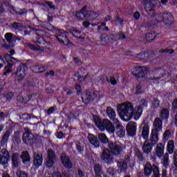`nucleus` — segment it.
<instances>
[{
	"instance_id": "obj_1",
	"label": "nucleus",
	"mask_w": 177,
	"mask_h": 177,
	"mask_svg": "<svg viewBox=\"0 0 177 177\" xmlns=\"http://www.w3.org/2000/svg\"><path fill=\"white\" fill-rule=\"evenodd\" d=\"M117 110L121 120L125 122L130 121L132 117L136 121H138L143 111L140 106H136L133 109V104L129 102L118 104Z\"/></svg>"
},
{
	"instance_id": "obj_2",
	"label": "nucleus",
	"mask_w": 177,
	"mask_h": 177,
	"mask_svg": "<svg viewBox=\"0 0 177 177\" xmlns=\"http://www.w3.org/2000/svg\"><path fill=\"white\" fill-rule=\"evenodd\" d=\"M93 122L100 131L106 130L109 133H114L115 132V127L109 119H104L102 121L99 117L93 116Z\"/></svg>"
},
{
	"instance_id": "obj_3",
	"label": "nucleus",
	"mask_w": 177,
	"mask_h": 177,
	"mask_svg": "<svg viewBox=\"0 0 177 177\" xmlns=\"http://www.w3.org/2000/svg\"><path fill=\"white\" fill-rule=\"evenodd\" d=\"M109 147L111 151L109 150V149H106L104 150L101 156L102 160L103 161H105L106 162H109V161L111 160V154H115V156H118V154H120L121 151V147L113 142L109 143Z\"/></svg>"
},
{
	"instance_id": "obj_4",
	"label": "nucleus",
	"mask_w": 177,
	"mask_h": 177,
	"mask_svg": "<svg viewBox=\"0 0 177 177\" xmlns=\"http://www.w3.org/2000/svg\"><path fill=\"white\" fill-rule=\"evenodd\" d=\"M162 130V120L156 118L153 121V129L151 133V142L152 145H157L158 142V132Z\"/></svg>"
},
{
	"instance_id": "obj_5",
	"label": "nucleus",
	"mask_w": 177,
	"mask_h": 177,
	"mask_svg": "<svg viewBox=\"0 0 177 177\" xmlns=\"http://www.w3.org/2000/svg\"><path fill=\"white\" fill-rule=\"evenodd\" d=\"M36 34L37 40L35 41V44H37L38 46H41L43 49H45V48H46L45 45H48V43L44 39V38L46 37V32L44 30H39L37 31Z\"/></svg>"
},
{
	"instance_id": "obj_6",
	"label": "nucleus",
	"mask_w": 177,
	"mask_h": 177,
	"mask_svg": "<svg viewBox=\"0 0 177 177\" xmlns=\"http://www.w3.org/2000/svg\"><path fill=\"white\" fill-rule=\"evenodd\" d=\"M131 73L137 78H143L147 75V68L145 66H137L131 69Z\"/></svg>"
},
{
	"instance_id": "obj_7",
	"label": "nucleus",
	"mask_w": 177,
	"mask_h": 177,
	"mask_svg": "<svg viewBox=\"0 0 177 177\" xmlns=\"http://www.w3.org/2000/svg\"><path fill=\"white\" fill-rule=\"evenodd\" d=\"M96 98V94H95V91L93 90H88L86 91L82 95V100L84 103V104H88L90 102H92L93 99Z\"/></svg>"
},
{
	"instance_id": "obj_8",
	"label": "nucleus",
	"mask_w": 177,
	"mask_h": 177,
	"mask_svg": "<svg viewBox=\"0 0 177 177\" xmlns=\"http://www.w3.org/2000/svg\"><path fill=\"white\" fill-rule=\"evenodd\" d=\"M55 38L61 45L68 44V39L67 38V32L64 30H59L55 35Z\"/></svg>"
},
{
	"instance_id": "obj_9",
	"label": "nucleus",
	"mask_w": 177,
	"mask_h": 177,
	"mask_svg": "<svg viewBox=\"0 0 177 177\" xmlns=\"http://www.w3.org/2000/svg\"><path fill=\"white\" fill-rule=\"evenodd\" d=\"M26 72H27V67L26 66H22L18 67L16 73H12V76L17 77L18 82H21V81H23V80H24Z\"/></svg>"
},
{
	"instance_id": "obj_10",
	"label": "nucleus",
	"mask_w": 177,
	"mask_h": 177,
	"mask_svg": "<svg viewBox=\"0 0 177 177\" xmlns=\"http://www.w3.org/2000/svg\"><path fill=\"white\" fill-rule=\"evenodd\" d=\"M56 161V155L55 152L51 149L48 151V160L46 163V167L48 168H52L53 165H55V162Z\"/></svg>"
},
{
	"instance_id": "obj_11",
	"label": "nucleus",
	"mask_w": 177,
	"mask_h": 177,
	"mask_svg": "<svg viewBox=\"0 0 177 177\" xmlns=\"http://www.w3.org/2000/svg\"><path fill=\"white\" fill-rule=\"evenodd\" d=\"M44 162V158H42V153L40 152H35L33 154V164L35 167L37 168L42 165Z\"/></svg>"
},
{
	"instance_id": "obj_12",
	"label": "nucleus",
	"mask_w": 177,
	"mask_h": 177,
	"mask_svg": "<svg viewBox=\"0 0 177 177\" xmlns=\"http://www.w3.org/2000/svg\"><path fill=\"white\" fill-rule=\"evenodd\" d=\"M136 123L135 122H129L127 125V131L128 135L130 136H135L136 135Z\"/></svg>"
},
{
	"instance_id": "obj_13",
	"label": "nucleus",
	"mask_w": 177,
	"mask_h": 177,
	"mask_svg": "<svg viewBox=\"0 0 177 177\" xmlns=\"http://www.w3.org/2000/svg\"><path fill=\"white\" fill-rule=\"evenodd\" d=\"M106 114L109 118L113 121V124H116L117 122H120L119 120L115 118V117H117V115L115 114V111H114V109L111 108V106H108L106 108Z\"/></svg>"
},
{
	"instance_id": "obj_14",
	"label": "nucleus",
	"mask_w": 177,
	"mask_h": 177,
	"mask_svg": "<svg viewBox=\"0 0 177 177\" xmlns=\"http://www.w3.org/2000/svg\"><path fill=\"white\" fill-rule=\"evenodd\" d=\"M61 161L66 168H71L73 167V163L70 160V158L67 156L65 153H62L61 156Z\"/></svg>"
},
{
	"instance_id": "obj_15",
	"label": "nucleus",
	"mask_w": 177,
	"mask_h": 177,
	"mask_svg": "<svg viewBox=\"0 0 177 177\" xmlns=\"http://www.w3.org/2000/svg\"><path fill=\"white\" fill-rule=\"evenodd\" d=\"M141 128H142V136L143 139H145V140H147V139H149V124H147L146 122H144L141 124Z\"/></svg>"
},
{
	"instance_id": "obj_16",
	"label": "nucleus",
	"mask_w": 177,
	"mask_h": 177,
	"mask_svg": "<svg viewBox=\"0 0 177 177\" xmlns=\"http://www.w3.org/2000/svg\"><path fill=\"white\" fill-rule=\"evenodd\" d=\"M85 9H86V7H84L81 12H76L75 16L78 20H85L89 17L88 14H86L88 13V11H86Z\"/></svg>"
},
{
	"instance_id": "obj_17",
	"label": "nucleus",
	"mask_w": 177,
	"mask_h": 177,
	"mask_svg": "<svg viewBox=\"0 0 177 177\" xmlns=\"http://www.w3.org/2000/svg\"><path fill=\"white\" fill-rule=\"evenodd\" d=\"M115 125L116 127V133L118 136H119V138H122L124 135H125V128L121 125L120 122L115 123Z\"/></svg>"
},
{
	"instance_id": "obj_18",
	"label": "nucleus",
	"mask_w": 177,
	"mask_h": 177,
	"mask_svg": "<svg viewBox=\"0 0 177 177\" xmlns=\"http://www.w3.org/2000/svg\"><path fill=\"white\" fill-rule=\"evenodd\" d=\"M88 139L91 145L94 147L97 148L100 146V142L97 140V137L93 136V134H88Z\"/></svg>"
},
{
	"instance_id": "obj_19",
	"label": "nucleus",
	"mask_w": 177,
	"mask_h": 177,
	"mask_svg": "<svg viewBox=\"0 0 177 177\" xmlns=\"http://www.w3.org/2000/svg\"><path fill=\"white\" fill-rule=\"evenodd\" d=\"M34 138V135L31 133L26 132L24 133L22 139L23 142L26 143V145H31V141Z\"/></svg>"
},
{
	"instance_id": "obj_20",
	"label": "nucleus",
	"mask_w": 177,
	"mask_h": 177,
	"mask_svg": "<svg viewBox=\"0 0 177 177\" xmlns=\"http://www.w3.org/2000/svg\"><path fill=\"white\" fill-rule=\"evenodd\" d=\"M4 57L6 60L8 66H10V67H13V66H15V64H16V63H17L19 62V61H17L16 59L10 57V55H9V54H5Z\"/></svg>"
},
{
	"instance_id": "obj_21",
	"label": "nucleus",
	"mask_w": 177,
	"mask_h": 177,
	"mask_svg": "<svg viewBox=\"0 0 177 177\" xmlns=\"http://www.w3.org/2000/svg\"><path fill=\"white\" fill-rule=\"evenodd\" d=\"M164 149L165 146L162 143H159L156 145V154L159 157H162L164 156Z\"/></svg>"
},
{
	"instance_id": "obj_22",
	"label": "nucleus",
	"mask_w": 177,
	"mask_h": 177,
	"mask_svg": "<svg viewBox=\"0 0 177 177\" xmlns=\"http://www.w3.org/2000/svg\"><path fill=\"white\" fill-rule=\"evenodd\" d=\"M145 10L149 13V15L154 14V10H153V3H151V1H145Z\"/></svg>"
},
{
	"instance_id": "obj_23",
	"label": "nucleus",
	"mask_w": 177,
	"mask_h": 177,
	"mask_svg": "<svg viewBox=\"0 0 177 177\" xmlns=\"http://www.w3.org/2000/svg\"><path fill=\"white\" fill-rule=\"evenodd\" d=\"M151 146H154V145H153V142H151V145H149V141L146 140L142 147V150L144 153H146L147 154H149V153H151Z\"/></svg>"
},
{
	"instance_id": "obj_24",
	"label": "nucleus",
	"mask_w": 177,
	"mask_h": 177,
	"mask_svg": "<svg viewBox=\"0 0 177 177\" xmlns=\"http://www.w3.org/2000/svg\"><path fill=\"white\" fill-rule=\"evenodd\" d=\"M111 39H113V37L109 35H102L101 36V43L102 45L111 42Z\"/></svg>"
},
{
	"instance_id": "obj_25",
	"label": "nucleus",
	"mask_w": 177,
	"mask_h": 177,
	"mask_svg": "<svg viewBox=\"0 0 177 177\" xmlns=\"http://www.w3.org/2000/svg\"><path fill=\"white\" fill-rule=\"evenodd\" d=\"M160 117L162 120H168L169 117V110L168 109H163L160 113Z\"/></svg>"
},
{
	"instance_id": "obj_26",
	"label": "nucleus",
	"mask_w": 177,
	"mask_h": 177,
	"mask_svg": "<svg viewBox=\"0 0 177 177\" xmlns=\"http://www.w3.org/2000/svg\"><path fill=\"white\" fill-rule=\"evenodd\" d=\"M151 169H153L154 171V169L153 168V166H151V164H150L149 162H147L145 164V175H146V176H149V175L151 174Z\"/></svg>"
},
{
	"instance_id": "obj_27",
	"label": "nucleus",
	"mask_w": 177,
	"mask_h": 177,
	"mask_svg": "<svg viewBox=\"0 0 177 177\" xmlns=\"http://www.w3.org/2000/svg\"><path fill=\"white\" fill-rule=\"evenodd\" d=\"M162 17H163V21H165L166 24H168L169 21H172L173 17L171 13L164 12Z\"/></svg>"
},
{
	"instance_id": "obj_28",
	"label": "nucleus",
	"mask_w": 177,
	"mask_h": 177,
	"mask_svg": "<svg viewBox=\"0 0 177 177\" xmlns=\"http://www.w3.org/2000/svg\"><path fill=\"white\" fill-rule=\"evenodd\" d=\"M19 153H13L12 155V165L14 168H17V167H19Z\"/></svg>"
},
{
	"instance_id": "obj_29",
	"label": "nucleus",
	"mask_w": 177,
	"mask_h": 177,
	"mask_svg": "<svg viewBox=\"0 0 177 177\" xmlns=\"http://www.w3.org/2000/svg\"><path fill=\"white\" fill-rule=\"evenodd\" d=\"M167 150L170 154H172V153H174V150H175V142L174 141H168Z\"/></svg>"
},
{
	"instance_id": "obj_30",
	"label": "nucleus",
	"mask_w": 177,
	"mask_h": 177,
	"mask_svg": "<svg viewBox=\"0 0 177 177\" xmlns=\"http://www.w3.org/2000/svg\"><path fill=\"white\" fill-rule=\"evenodd\" d=\"M86 15L88 16V20H93V19H96L99 16V14L92 11H87Z\"/></svg>"
},
{
	"instance_id": "obj_31",
	"label": "nucleus",
	"mask_w": 177,
	"mask_h": 177,
	"mask_svg": "<svg viewBox=\"0 0 177 177\" xmlns=\"http://www.w3.org/2000/svg\"><path fill=\"white\" fill-rule=\"evenodd\" d=\"M98 138L100 140V142H102V143H107V142H109V138H107L106 134L103 133H100L98 135Z\"/></svg>"
},
{
	"instance_id": "obj_32",
	"label": "nucleus",
	"mask_w": 177,
	"mask_h": 177,
	"mask_svg": "<svg viewBox=\"0 0 177 177\" xmlns=\"http://www.w3.org/2000/svg\"><path fill=\"white\" fill-rule=\"evenodd\" d=\"M46 70V68L44 66H36L33 67V71L35 73H44Z\"/></svg>"
},
{
	"instance_id": "obj_33",
	"label": "nucleus",
	"mask_w": 177,
	"mask_h": 177,
	"mask_svg": "<svg viewBox=\"0 0 177 177\" xmlns=\"http://www.w3.org/2000/svg\"><path fill=\"white\" fill-rule=\"evenodd\" d=\"M21 157L23 160V162H29L30 154H28L27 152H23Z\"/></svg>"
},
{
	"instance_id": "obj_34",
	"label": "nucleus",
	"mask_w": 177,
	"mask_h": 177,
	"mask_svg": "<svg viewBox=\"0 0 177 177\" xmlns=\"http://www.w3.org/2000/svg\"><path fill=\"white\" fill-rule=\"evenodd\" d=\"M5 38L7 41V42H8V44H10V46H13V44H12V39H13V35H12V33L10 32H8L5 35Z\"/></svg>"
},
{
	"instance_id": "obj_35",
	"label": "nucleus",
	"mask_w": 177,
	"mask_h": 177,
	"mask_svg": "<svg viewBox=\"0 0 177 177\" xmlns=\"http://www.w3.org/2000/svg\"><path fill=\"white\" fill-rule=\"evenodd\" d=\"M169 155H168V153H165L163 156V162H162L164 167H167V165H169Z\"/></svg>"
},
{
	"instance_id": "obj_36",
	"label": "nucleus",
	"mask_w": 177,
	"mask_h": 177,
	"mask_svg": "<svg viewBox=\"0 0 177 177\" xmlns=\"http://www.w3.org/2000/svg\"><path fill=\"white\" fill-rule=\"evenodd\" d=\"M21 31H24L25 35H27V34H30L31 31V27L30 26H22L21 28H20Z\"/></svg>"
},
{
	"instance_id": "obj_37",
	"label": "nucleus",
	"mask_w": 177,
	"mask_h": 177,
	"mask_svg": "<svg viewBox=\"0 0 177 177\" xmlns=\"http://www.w3.org/2000/svg\"><path fill=\"white\" fill-rule=\"evenodd\" d=\"M160 107V101H158L157 99H154L151 102V108L152 109H158Z\"/></svg>"
},
{
	"instance_id": "obj_38",
	"label": "nucleus",
	"mask_w": 177,
	"mask_h": 177,
	"mask_svg": "<svg viewBox=\"0 0 177 177\" xmlns=\"http://www.w3.org/2000/svg\"><path fill=\"white\" fill-rule=\"evenodd\" d=\"M127 162H120L119 163V169L120 172H125V169H127Z\"/></svg>"
},
{
	"instance_id": "obj_39",
	"label": "nucleus",
	"mask_w": 177,
	"mask_h": 177,
	"mask_svg": "<svg viewBox=\"0 0 177 177\" xmlns=\"http://www.w3.org/2000/svg\"><path fill=\"white\" fill-rule=\"evenodd\" d=\"M71 32L73 35H74V37H77V38H80L81 37V35H80L81 34V31L78 30V29L75 28H72Z\"/></svg>"
},
{
	"instance_id": "obj_40",
	"label": "nucleus",
	"mask_w": 177,
	"mask_h": 177,
	"mask_svg": "<svg viewBox=\"0 0 177 177\" xmlns=\"http://www.w3.org/2000/svg\"><path fill=\"white\" fill-rule=\"evenodd\" d=\"M94 171L95 172L96 176L100 175V173L102 172V167L99 165H95Z\"/></svg>"
},
{
	"instance_id": "obj_41",
	"label": "nucleus",
	"mask_w": 177,
	"mask_h": 177,
	"mask_svg": "<svg viewBox=\"0 0 177 177\" xmlns=\"http://www.w3.org/2000/svg\"><path fill=\"white\" fill-rule=\"evenodd\" d=\"M153 175L152 177H160V171L158 170V167L156 165H153Z\"/></svg>"
},
{
	"instance_id": "obj_42",
	"label": "nucleus",
	"mask_w": 177,
	"mask_h": 177,
	"mask_svg": "<svg viewBox=\"0 0 177 177\" xmlns=\"http://www.w3.org/2000/svg\"><path fill=\"white\" fill-rule=\"evenodd\" d=\"M9 160H10V158L0 156V164H2V165H5V164H8V162L9 161Z\"/></svg>"
},
{
	"instance_id": "obj_43",
	"label": "nucleus",
	"mask_w": 177,
	"mask_h": 177,
	"mask_svg": "<svg viewBox=\"0 0 177 177\" xmlns=\"http://www.w3.org/2000/svg\"><path fill=\"white\" fill-rule=\"evenodd\" d=\"M169 138H171V130L167 129L163 134V139H165V140H168Z\"/></svg>"
},
{
	"instance_id": "obj_44",
	"label": "nucleus",
	"mask_w": 177,
	"mask_h": 177,
	"mask_svg": "<svg viewBox=\"0 0 177 177\" xmlns=\"http://www.w3.org/2000/svg\"><path fill=\"white\" fill-rule=\"evenodd\" d=\"M1 154L0 156H1L2 157H6V158H10V155H9V151H8V150L3 149L1 150Z\"/></svg>"
},
{
	"instance_id": "obj_45",
	"label": "nucleus",
	"mask_w": 177,
	"mask_h": 177,
	"mask_svg": "<svg viewBox=\"0 0 177 177\" xmlns=\"http://www.w3.org/2000/svg\"><path fill=\"white\" fill-rule=\"evenodd\" d=\"M16 175L17 177H28L26 172L21 171V170L17 171Z\"/></svg>"
},
{
	"instance_id": "obj_46",
	"label": "nucleus",
	"mask_w": 177,
	"mask_h": 177,
	"mask_svg": "<svg viewBox=\"0 0 177 177\" xmlns=\"http://www.w3.org/2000/svg\"><path fill=\"white\" fill-rule=\"evenodd\" d=\"M156 35H153L152 33H147L145 36V38L147 39V41H153V39H154Z\"/></svg>"
},
{
	"instance_id": "obj_47",
	"label": "nucleus",
	"mask_w": 177,
	"mask_h": 177,
	"mask_svg": "<svg viewBox=\"0 0 177 177\" xmlns=\"http://www.w3.org/2000/svg\"><path fill=\"white\" fill-rule=\"evenodd\" d=\"M138 107H140L141 109L147 107V101L146 100H141L140 101V106Z\"/></svg>"
},
{
	"instance_id": "obj_48",
	"label": "nucleus",
	"mask_w": 177,
	"mask_h": 177,
	"mask_svg": "<svg viewBox=\"0 0 177 177\" xmlns=\"http://www.w3.org/2000/svg\"><path fill=\"white\" fill-rule=\"evenodd\" d=\"M31 100V95H28L27 97H21V100L20 102H22V103H27V102H30Z\"/></svg>"
},
{
	"instance_id": "obj_49",
	"label": "nucleus",
	"mask_w": 177,
	"mask_h": 177,
	"mask_svg": "<svg viewBox=\"0 0 177 177\" xmlns=\"http://www.w3.org/2000/svg\"><path fill=\"white\" fill-rule=\"evenodd\" d=\"M9 73H12V67L10 66L5 67V72L3 73V75H6V74H9Z\"/></svg>"
},
{
	"instance_id": "obj_50",
	"label": "nucleus",
	"mask_w": 177,
	"mask_h": 177,
	"mask_svg": "<svg viewBox=\"0 0 177 177\" xmlns=\"http://www.w3.org/2000/svg\"><path fill=\"white\" fill-rule=\"evenodd\" d=\"M172 109L174 111H177V98L175 99L173 102V104H172Z\"/></svg>"
},
{
	"instance_id": "obj_51",
	"label": "nucleus",
	"mask_w": 177,
	"mask_h": 177,
	"mask_svg": "<svg viewBox=\"0 0 177 177\" xmlns=\"http://www.w3.org/2000/svg\"><path fill=\"white\" fill-rule=\"evenodd\" d=\"M75 89L79 95L81 93V92H82V88H81V86L79 84L75 85Z\"/></svg>"
},
{
	"instance_id": "obj_52",
	"label": "nucleus",
	"mask_w": 177,
	"mask_h": 177,
	"mask_svg": "<svg viewBox=\"0 0 177 177\" xmlns=\"http://www.w3.org/2000/svg\"><path fill=\"white\" fill-rule=\"evenodd\" d=\"M53 177H66L65 175H61L60 173L57 172V171H54L53 173Z\"/></svg>"
},
{
	"instance_id": "obj_53",
	"label": "nucleus",
	"mask_w": 177,
	"mask_h": 177,
	"mask_svg": "<svg viewBox=\"0 0 177 177\" xmlns=\"http://www.w3.org/2000/svg\"><path fill=\"white\" fill-rule=\"evenodd\" d=\"M136 93H142V86L137 85L136 87Z\"/></svg>"
},
{
	"instance_id": "obj_54",
	"label": "nucleus",
	"mask_w": 177,
	"mask_h": 177,
	"mask_svg": "<svg viewBox=\"0 0 177 177\" xmlns=\"http://www.w3.org/2000/svg\"><path fill=\"white\" fill-rule=\"evenodd\" d=\"M133 17L134 19H136V20H139V19L140 18V14L139 13V12L136 11L133 14Z\"/></svg>"
},
{
	"instance_id": "obj_55",
	"label": "nucleus",
	"mask_w": 177,
	"mask_h": 177,
	"mask_svg": "<svg viewBox=\"0 0 177 177\" xmlns=\"http://www.w3.org/2000/svg\"><path fill=\"white\" fill-rule=\"evenodd\" d=\"M138 59H145L146 57V54L145 53H141L138 54L137 55Z\"/></svg>"
},
{
	"instance_id": "obj_56",
	"label": "nucleus",
	"mask_w": 177,
	"mask_h": 177,
	"mask_svg": "<svg viewBox=\"0 0 177 177\" xmlns=\"http://www.w3.org/2000/svg\"><path fill=\"white\" fill-rule=\"evenodd\" d=\"M8 139H9V137H8V136H5V134H4L1 139V143H6Z\"/></svg>"
},
{
	"instance_id": "obj_57",
	"label": "nucleus",
	"mask_w": 177,
	"mask_h": 177,
	"mask_svg": "<svg viewBox=\"0 0 177 177\" xmlns=\"http://www.w3.org/2000/svg\"><path fill=\"white\" fill-rule=\"evenodd\" d=\"M64 134H63V133L62 132H58L57 133V138H58V139H63V138H64Z\"/></svg>"
},
{
	"instance_id": "obj_58",
	"label": "nucleus",
	"mask_w": 177,
	"mask_h": 177,
	"mask_svg": "<svg viewBox=\"0 0 177 177\" xmlns=\"http://www.w3.org/2000/svg\"><path fill=\"white\" fill-rule=\"evenodd\" d=\"M13 28H15V30H17V28H20L21 27V24H17V23H14L12 25Z\"/></svg>"
},
{
	"instance_id": "obj_59",
	"label": "nucleus",
	"mask_w": 177,
	"mask_h": 177,
	"mask_svg": "<svg viewBox=\"0 0 177 177\" xmlns=\"http://www.w3.org/2000/svg\"><path fill=\"white\" fill-rule=\"evenodd\" d=\"M6 97H7L8 100H10V99H12V97H13V93H12V92L8 93Z\"/></svg>"
},
{
	"instance_id": "obj_60",
	"label": "nucleus",
	"mask_w": 177,
	"mask_h": 177,
	"mask_svg": "<svg viewBox=\"0 0 177 177\" xmlns=\"http://www.w3.org/2000/svg\"><path fill=\"white\" fill-rule=\"evenodd\" d=\"M10 133H12V130L9 129V130H6L4 135H5V136H7L9 138V136H10Z\"/></svg>"
},
{
	"instance_id": "obj_61",
	"label": "nucleus",
	"mask_w": 177,
	"mask_h": 177,
	"mask_svg": "<svg viewBox=\"0 0 177 177\" xmlns=\"http://www.w3.org/2000/svg\"><path fill=\"white\" fill-rule=\"evenodd\" d=\"M49 6L50 8H53V5L52 2L46 1L45 4L43 5V6Z\"/></svg>"
},
{
	"instance_id": "obj_62",
	"label": "nucleus",
	"mask_w": 177,
	"mask_h": 177,
	"mask_svg": "<svg viewBox=\"0 0 177 177\" xmlns=\"http://www.w3.org/2000/svg\"><path fill=\"white\" fill-rule=\"evenodd\" d=\"M83 26H84V27H86V28H88V27H89V26H91V23H89L88 21H84Z\"/></svg>"
},
{
	"instance_id": "obj_63",
	"label": "nucleus",
	"mask_w": 177,
	"mask_h": 177,
	"mask_svg": "<svg viewBox=\"0 0 177 177\" xmlns=\"http://www.w3.org/2000/svg\"><path fill=\"white\" fill-rule=\"evenodd\" d=\"M174 165L177 167V151L174 153Z\"/></svg>"
},
{
	"instance_id": "obj_64",
	"label": "nucleus",
	"mask_w": 177,
	"mask_h": 177,
	"mask_svg": "<svg viewBox=\"0 0 177 177\" xmlns=\"http://www.w3.org/2000/svg\"><path fill=\"white\" fill-rule=\"evenodd\" d=\"M78 176L80 177H85V174H84V171L78 170Z\"/></svg>"
}]
</instances>
